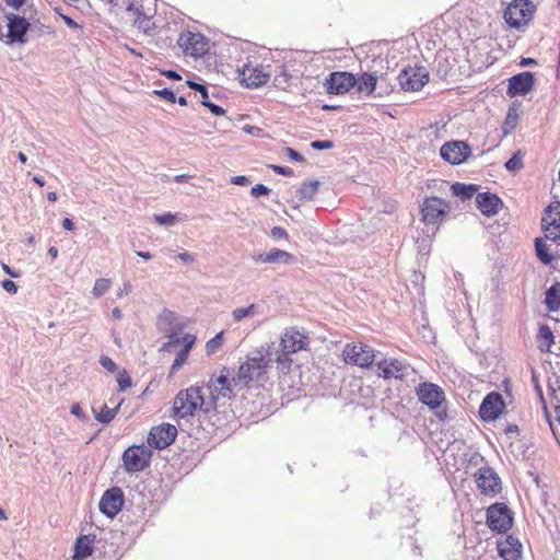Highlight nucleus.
<instances>
[{
  "label": "nucleus",
  "instance_id": "obj_3",
  "mask_svg": "<svg viewBox=\"0 0 560 560\" xmlns=\"http://www.w3.org/2000/svg\"><path fill=\"white\" fill-rule=\"evenodd\" d=\"M270 360L268 353L258 352L257 355L247 357L243 362L232 381L235 386L238 384L248 385L252 382H266L268 380V369Z\"/></svg>",
  "mask_w": 560,
  "mask_h": 560
},
{
  "label": "nucleus",
  "instance_id": "obj_28",
  "mask_svg": "<svg viewBox=\"0 0 560 560\" xmlns=\"http://www.w3.org/2000/svg\"><path fill=\"white\" fill-rule=\"evenodd\" d=\"M252 258L255 262L291 264L294 261V256L292 254L280 248H272L268 254H254Z\"/></svg>",
  "mask_w": 560,
  "mask_h": 560
},
{
  "label": "nucleus",
  "instance_id": "obj_54",
  "mask_svg": "<svg viewBox=\"0 0 560 560\" xmlns=\"http://www.w3.org/2000/svg\"><path fill=\"white\" fill-rule=\"evenodd\" d=\"M161 73L172 80H180L182 79V77L176 71H173V70H162Z\"/></svg>",
  "mask_w": 560,
  "mask_h": 560
},
{
  "label": "nucleus",
  "instance_id": "obj_33",
  "mask_svg": "<svg viewBox=\"0 0 560 560\" xmlns=\"http://www.w3.org/2000/svg\"><path fill=\"white\" fill-rule=\"evenodd\" d=\"M357 84L360 92L371 95L376 89L377 78L372 73L365 72L357 79Z\"/></svg>",
  "mask_w": 560,
  "mask_h": 560
},
{
  "label": "nucleus",
  "instance_id": "obj_17",
  "mask_svg": "<svg viewBox=\"0 0 560 560\" xmlns=\"http://www.w3.org/2000/svg\"><path fill=\"white\" fill-rule=\"evenodd\" d=\"M440 154L450 164L458 165L468 160L471 149L464 141H450L441 147Z\"/></svg>",
  "mask_w": 560,
  "mask_h": 560
},
{
  "label": "nucleus",
  "instance_id": "obj_39",
  "mask_svg": "<svg viewBox=\"0 0 560 560\" xmlns=\"http://www.w3.org/2000/svg\"><path fill=\"white\" fill-rule=\"evenodd\" d=\"M318 189L317 182H305L302 184L300 188V195L304 199H311L316 194Z\"/></svg>",
  "mask_w": 560,
  "mask_h": 560
},
{
  "label": "nucleus",
  "instance_id": "obj_55",
  "mask_svg": "<svg viewBox=\"0 0 560 560\" xmlns=\"http://www.w3.org/2000/svg\"><path fill=\"white\" fill-rule=\"evenodd\" d=\"M178 258L180 260H183L184 262H186V264H190V262H192L195 260L194 256L191 254L187 253V252L180 253L178 255Z\"/></svg>",
  "mask_w": 560,
  "mask_h": 560
},
{
  "label": "nucleus",
  "instance_id": "obj_15",
  "mask_svg": "<svg viewBox=\"0 0 560 560\" xmlns=\"http://www.w3.org/2000/svg\"><path fill=\"white\" fill-rule=\"evenodd\" d=\"M177 436V429L171 423H162L151 428L148 435V444L156 450L170 446Z\"/></svg>",
  "mask_w": 560,
  "mask_h": 560
},
{
  "label": "nucleus",
  "instance_id": "obj_35",
  "mask_svg": "<svg viewBox=\"0 0 560 560\" xmlns=\"http://www.w3.org/2000/svg\"><path fill=\"white\" fill-rule=\"evenodd\" d=\"M545 240L546 238H536V255L542 264L549 265L552 261V255L550 254L548 245Z\"/></svg>",
  "mask_w": 560,
  "mask_h": 560
},
{
  "label": "nucleus",
  "instance_id": "obj_52",
  "mask_svg": "<svg viewBox=\"0 0 560 560\" xmlns=\"http://www.w3.org/2000/svg\"><path fill=\"white\" fill-rule=\"evenodd\" d=\"M71 413L80 419L84 418V412L80 404L75 402L71 406Z\"/></svg>",
  "mask_w": 560,
  "mask_h": 560
},
{
  "label": "nucleus",
  "instance_id": "obj_30",
  "mask_svg": "<svg viewBox=\"0 0 560 560\" xmlns=\"http://www.w3.org/2000/svg\"><path fill=\"white\" fill-rule=\"evenodd\" d=\"M555 345V335L548 325H540L537 334V347L541 352H551Z\"/></svg>",
  "mask_w": 560,
  "mask_h": 560
},
{
  "label": "nucleus",
  "instance_id": "obj_8",
  "mask_svg": "<svg viewBox=\"0 0 560 560\" xmlns=\"http://www.w3.org/2000/svg\"><path fill=\"white\" fill-rule=\"evenodd\" d=\"M487 524L497 533H506L513 525L511 510L504 503H494L487 510Z\"/></svg>",
  "mask_w": 560,
  "mask_h": 560
},
{
  "label": "nucleus",
  "instance_id": "obj_23",
  "mask_svg": "<svg viewBox=\"0 0 560 560\" xmlns=\"http://www.w3.org/2000/svg\"><path fill=\"white\" fill-rule=\"evenodd\" d=\"M417 395L419 400L431 409L440 407L444 400V393L442 388L433 383L420 384Z\"/></svg>",
  "mask_w": 560,
  "mask_h": 560
},
{
  "label": "nucleus",
  "instance_id": "obj_59",
  "mask_svg": "<svg viewBox=\"0 0 560 560\" xmlns=\"http://www.w3.org/2000/svg\"><path fill=\"white\" fill-rule=\"evenodd\" d=\"M2 269H3V271H4L7 275H9V276H11V277H13V278H18V277H19V273H18V272H15V271H13V270L10 268V266H8V265H7V264H4V262H2Z\"/></svg>",
  "mask_w": 560,
  "mask_h": 560
},
{
  "label": "nucleus",
  "instance_id": "obj_7",
  "mask_svg": "<svg viewBox=\"0 0 560 560\" xmlns=\"http://www.w3.org/2000/svg\"><path fill=\"white\" fill-rule=\"evenodd\" d=\"M342 357L346 363L360 368H369L373 363L375 354L374 350L369 345L352 342L345 346Z\"/></svg>",
  "mask_w": 560,
  "mask_h": 560
},
{
  "label": "nucleus",
  "instance_id": "obj_29",
  "mask_svg": "<svg viewBox=\"0 0 560 560\" xmlns=\"http://www.w3.org/2000/svg\"><path fill=\"white\" fill-rule=\"evenodd\" d=\"M94 536L81 535L74 544L73 560H84L93 553Z\"/></svg>",
  "mask_w": 560,
  "mask_h": 560
},
{
  "label": "nucleus",
  "instance_id": "obj_48",
  "mask_svg": "<svg viewBox=\"0 0 560 560\" xmlns=\"http://www.w3.org/2000/svg\"><path fill=\"white\" fill-rule=\"evenodd\" d=\"M269 192V189L268 187H266L265 185L262 184H257L255 185L252 189H250V195L253 197H259V196H265V195H268Z\"/></svg>",
  "mask_w": 560,
  "mask_h": 560
},
{
  "label": "nucleus",
  "instance_id": "obj_5",
  "mask_svg": "<svg viewBox=\"0 0 560 560\" xmlns=\"http://www.w3.org/2000/svg\"><path fill=\"white\" fill-rule=\"evenodd\" d=\"M196 342V337L190 334L184 335L182 338L176 336H171L170 340L165 342L162 347V350L171 352L173 349L177 348L180 343H183V348L176 354V358L171 366L168 377H173L174 374L187 362L189 352L192 349Z\"/></svg>",
  "mask_w": 560,
  "mask_h": 560
},
{
  "label": "nucleus",
  "instance_id": "obj_53",
  "mask_svg": "<svg viewBox=\"0 0 560 560\" xmlns=\"http://www.w3.org/2000/svg\"><path fill=\"white\" fill-rule=\"evenodd\" d=\"M231 182L235 185L245 186L248 184V178L246 176L240 175L232 177Z\"/></svg>",
  "mask_w": 560,
  "mask_h": 560
},
{
  "label": "nucleus",
  "instance_id": "obj_26",
  "mask_svg": "<svg viewBox=\"0 0 560 560\" xmlns=\"http://www.w3.org/2000/svg\"><path fill=\"white\" fill-rule=\"evenodd\" d=\"M377 368L381 371L380 376L385 380H402L407 371V365L398 359L382 360L377 363Z\"/></svg>",
  "mask_w": 560,
  "mask_h": 560
},
{
  "label": "nucleus",
  "instance_id": "obj_45",
  "mask_svg": "<svg viewBox=\"0 0 560 560\" xmlns=\"http://www.w3.org/2000/svg\"><path fill=\"white\" fill-rule=\"evenodd\" d=\"M153 94L162 97L163 100H165L170 103L176 102L175 94L170 89L155 90V91H153Z\"/></svg>",
  "mask_w": 560,
  "mask_h": 560
},
{
  "label": "nucleus",
  "instance_id": "obj_21",
  "mask_svg": "<svg viewBox=\"0 0 560 560\" xmlns=\"http://www.w3.org/2000/svg\"><path fill=\"white\" fill-rule=\"evenodd\" d=\"M124 505V492L120 488L113 487L106 490L100 500V511L106 516L113 518Z\"/></svg>",
  "mask_w": 560,
  "mask_h": 560
},
{
  "label": "nucleus",
  "instance_id": "obj_36",
  "mask_svg": "<svg viewBox=\"0 0 560 560\" xmlns=\"http://www.w3.org/2000/svg\"><path fill=\"white\" fill-rule=\"evenodd\" d=\"M257 313L256 305L250 304L247 307H237L233 311L232 316L235 322H241L245 317H252Z\"/></svg>",
  "mask_w": 560,
  "mask_h": 560
},
{
  "label": "nucleus",
  "instance_id": "obj_43",
  "mask_svg": "<svg viewBox=\"0 0 560 560\" xmlns=\"http://www.w3.org/2000/svg\"><path fill=\"white\" fill-rule=\"evenodd\" d=\"M154 220L161 225H174L176 223V215L170 212L163 214H155Z\"/></svg>",
  "mask_w": 560,
  "mask_h": 560
},
{
  "label": "nucleus",
  "instance_id": "obj_31",
  "mask_svg": "<svg viewBox=\"0 0 560 560\" xmlns=\"http://www.w3.org/2000/svg\"><path fill=\"white\" fill-rule=\"evenodd\" d=\"M187 84L189 85V88L201 93V96H202L201 104L203 106L208 107L212 114L218 115V116L224 114V109L221 106L209 102L208 91L205 85L192 82V81H187Z\"/></svg>",
  "mask_w": 560,
  "mask_h": 560
},
{
  "label": "nucleus",
  "instance_id": "obj_60",
  "mask_svg": "<svg viewBox=\"0 0 560 560\" xmlns=\"http://www.w3.org/2000/svg\"><path fill=\"white\" fill-rule=\"evenodd\" d=\"M62 16V20L63 22L69 26V27H72V28H77L79 27V25L69 16L67 15H61Z\"/></svg>",
  "mask_w": 560,
  "mask_h": 560
},
{
  "label": "nucleus",
  "instance_id": "obj_41",
  "mask_svg": "<svg viewBox=\"0 0 560 560\" xmlns=\"http://www.w3.org/2000/svg\"><path fill=\"white\" fill-rule=\"evenodd\" d=\"M452 189H453V192L457 196H465V197H471L474 195V192L477 190L475 186L472 185H469V186H466L464 184H454L452 186Z\"/></svg>",
  "mask_w": 560,
  "mask_h": 560
},
{
  "label": "nucleus",
  "instance_id": "obj_6",
  "mask_svg": "<svg viewBox=\"0 0 560 560\" xmlns=\"http://www.w3.org/2000/svg\"><path fill=\"white\" fill-rule=\"evenodd\" d=\"M230 370L222 368L219 375H212L208 382V389L210 397L208 400H213V410L217 408V402L220 399H230L233 394V381L229 378Z\"/></svg>",
  "mask_w": 560,
  "mask_h": 560
},
{
  "label": "nucleus",
  "instance_id": "obj_47",
  "mask_svg": "<svg viewBox=\"0 0 560 560\" xmlns=\"http://www.w3.org/2000/svg\"><path fill=\"white\" fill-rule=\"evenodd\" d=\"M311 147L315 150H326V149L334 148V142L330 140H325V141L316 140L311 143Z\"/></svg>",
  "mask_w": 560,
  "mask_h": 560
},
{
  "label": "nucleus",
  "instance_id": "obj_10",
  "mask_svg": "<svg viewBox=\"0 0 560 560\" xmlns=\"http://www.w3.org/2000/svg\"><path fill=\"white\" fill-rule=\"evenodd\" d=\"M177 44L186 56L194 58H200L209 50L208 39L200 33L183 32Z\"/></svg>",
  "mask_w": 560,
  "mask_h": 560
},
{
  "label": "nucleus",
  "instance_id": "obj_12",
  "mask_svg": "<svg viewBox=\"0 0 560 560\" xmlns=\"http://www.w3.org/2000/svg\"><path fill=\"white\" fill-rule=\"evenodd\" d=\"M450 209L448 202L438 198L428 197L421 205V217L425 224H440Z\"/></svg>",
  "mask_w": 560,
  "mask_h": 560
},
{
  "label": "nucleus",
  "instance_id": "obj_64",
  "mask_svg": "<svg viewBox=\"0 0 560 560\" xmlns=\"http://www.w3.org/2000/svg\"><path fill=\"white\" fill-rule=\"evenodd\" d=\"M16 156L22 164H25L27 162V158L23 152H19Z\"/></svg>",
  "mask_w": 560,
  "mask_h": 560
},
{
  "label": "nucleus",
  "instance_id": "obj_14",
  "mask_svg": "<svg viewBox=\"0 0 560 560\" xmlns=\"http://www.w3.org/2000/svg\"><path fill=\"white\" fill-rule=\"evenodd\" d=\"M128 11L133 16V25L147 35H153L156 30L154 20L155 10L145 9L144 5L138 1L128 7Z\"/></svg>",
  "mask_w": 560,
  "mask_h": 560
},
{
  "label": "nucleus",
  "instance_id": "obj_1",
  "mask_svg": "<svg viewBox=\"0 0 560 560\" xmlns=\"http://www.w3.org/2000/svg\"><path fill=\"white\" fill-rule=\"evenodd\" d=\"M213 410V400L205 397L203 388L190 386L177 393L173 400L172 417L175 420L194 417L197 412L208 413Z\"/></svg>",
  "mask_w": 560,
  "mask_h": 560
},
{
  "label": "nucleus",
  "instance_id": "obj_38",
  "mask_svg": "<svg viewBox=\"0 0 560 560\" xmlns=\"http://www.w3.org/2000/svg\"><path fill=\"white\" fill-rule=\"evenodd\" d=\"M223 331L217 334L212 339L206 343V351L208 354H214L223 346Z\"/></svg>",
  "mask_w": 560,
  "mask_h": 560
},
{
  "label": "nucleus",
  "instance_id": "obj_44",
  "mask_svg": "<svg viewBox=\"0 0 560 560\" xmlns=\"http://www.w3.org/2000/svg\"><path fill=\"white\" fill-rule=\"evenodd\" d=\"M117 382L119 385V389L122 392L131 387L132 385L131 377L126 371H122L121 373L118 374Z\"/></svg>",
  "mask_w": 560,
  "mask_h": 560
},
{
  "label": "nucleus",
  "instance_id": "obj_25",
  "mask_svg": "<svg viewBox=\"0 0 560 560\" xmlns=\"http://www.w3.org/2000/svg\"><path fill=\"white\" fill-rule=\"evenodd\" d=\"M522 550L521 541L512 535L498 541V552L503 560H521Z\"/></svg>",
  "mask_w": 560,
  "mask_h": 560
},
{
  "label": "nucleus",
  "instance_id": "obj_49",
  "mask_svg": "<svg viewBox=\"0 0 560 560\" xmlns=\"http://www.w3.org/2000/svg\"><path fill=\"white\" fill-rule=\"evenodd\" d=\"M270 168L279 174V175H283V176H293L294 172L292 168L290 167H287V166H280V165H270Z\"/></svg>",
  "mask_w": 560,
  "mask_h": 560
},
{
  "label": "nucleus",
  "instance_id": "obj_57",
  "mask_svg": "<svg viewBox=\"0 0 560 560\" xmlns=\"http://www.w3.org/2000/svg\"><path fill=\"white\" fill-rule=\"evenodd\" d=\"M62 228L66 230V231H73L74 230V223L72 222L71 219L69 218H65L62 220Z\"/></svg>",
  "mask_w": 560,
  "mask_h": 560
},
{
  "label": "nucleus",
  "instance_id": "obj_2",
  "mask_svg": "<svg viewBox=\"0 0 560 560\" xmlns=\"http://www.w3.org/2000/svg\"><path fill=\"white\" fill-rule=\"evenodd\" d=\"M310 347V336L303 329L298 327H288L283 330L279 340V352L275 362L280 370H290L293 360L292 354L305 351Z\"/></svg>",
  "mask_w": 560,
  "mask_h": 560
},
{
  "label": "nucleus",
  "instance_id": "obj_20",
  "mask_svg": "<svg viewBox=\"0 0 560 560\" xmlns=\"http://www.w3.org/2000/svg\"><path fill=\"white\" fill-rule=\"evenodd\" d=\"M357 84V78L346 71L331 72L325 80V86L329 94H345Z\"/></svg>",
  "mask_w": 560,
  "mask_h": 560
},
{
  "label": "nucleus",
  "instance_id": "obj_32",
  "mask_svg": "<svg viewBox=\"0 0 560 560\" xmlns=\"http://www.w3.org/2000/svg\"><path fill=\"white\" fill-rule=\"evenodd\" d=\"M545 304L549 312H557L560 308V282L553 283L546 291Z\"/></svg>",
  "mask_w": 560,
  "mask_h": 560
},
{
  "label": "nucleus",
  "instance_id": "obj_62",
  "mask_svg": "<svg viewBox=\"0 0 560 560\" xmlns=\"http://www.w3.org/2000/svg\"><path fill=\"white\" fill-rule=\"evenodd\" d=\"M137 255L145 260L152 258V255L149 252H138Z\"/></svg>",
  "mask_w": 560,
  "mask_h": 560
},
{
  "label": "nucleus",
  "instance_id": "obj_19",
  "mask_svg": "<svg viewBox=\"0 0 560 560\" xmlns=\"http://www.w3.org/2000/svg\"><path fill=\"white\" fill-rule=\"evenodd\" d=\"M505 409V402L501 394L497 392L489 393L482 400L479 415L485 421L497 420Z\"/></svg>",
  "mask_w": 560,
  "mask_h": 560
},
{
  "label": "nucleus",
  "instance_id": "obj_11",
  "mask_svg": "<svg viewBox=\"0 0 560 560\" xmlns=\"http://www.w3.org/2000/svg\"><path fill=\"white\" fill-rule=\"evenodd\" d=\"M152 452L145 445H132L122 454L125 469L128 472L143 470L150 463Z\"/></svg>",
  "mask_w": 560,
  "mask_h": 560
},
{
  "label": "nucleus",
  "instance_id": "obj_40",
  "mask_svg": "<svg viewBox=\"0 0 560 560\" xmlns=\"http://www.w3.org/2000/svg\"><path fill=\"white\" fill-rule=\"evenodd\" d=\"M505 167L510 172L520 171L523 167V154L517 151L506 163Z\"/></svg>",
  "mask_w": 560,
  "mask_h": 560
},
{
  "label": "nucleus",
  "instance_id": "obj_46",
  "mask_svg": "<svg viewBox=\"0 0 560 560\" xmlns=\"http://www.w3.org/2000/svg\"><path fill=\"white\" fill-rule=\"evenodd\" d=\"M101 365L107 371L114 373L117 370L116 363L107 355H102L100 359Z\"/></svg>",
  "mask_w": 560,
  "mask_h": 560
},
{
  "label": "nucleus",
  "instance_id": "obj_42",
  "mask_svg": "<svg viewBox=\"0 0 560 560\" xmlns=\"http://www.w3.org/2000/svg\"><path fill=\"white\" fill-rule=\"evenodd\" d=\"M516 121H517V114H516L515 109H510L506 115L504 126H503L504 132L506 133L511 129H514V127L516 126Z\"/></svg>",
  "mask_w": 560,
  "mask_h": 560
},
{
  "label": "nucleus",
  "instance_id": "obj_13",
  "mask_svg": "<svg viewBox=\"0 0 560 560\" xmlns=\"http://www.w3.org/2000/svg\"><path fill=\"white\" fill-rule=\"evenodd\" d=\"M476 485L481 494L493 498L502 490V482L491 467H481L475 474Z\"/></svg>",
  "mask_w": 560,
  "mask_h": 560
},
{
  "label": "nucleus",
  "instance_id": "obj_34",
  "mask_svg": "<svg viewBox=\"0 0 560 560\" xmlns=\"http://www.w3.org/2000/svg\"><path fill=\"white\" fill-rule=\"evenodd\" d=\"M121 404L122 400H120L114 408H108L106 405H104L100 411L93 409L94 418L103 424H108L118 413Z\"/></svg>",
  "mask_w": 560,
  "mask_h": 560
},
{
  "label": "nucleus",
  "instance_id": "obj_18",
  "mask_svg": "<svg viewBox=\"0 0 560 560\" xmlns=\"http://www.w3.org/2000/svg\"><path fill=\"white\" fill-rule=\"evenodd\" d=\"M541 226L546 240L552 242L560 240V202L552 203L546 209Z\"/></svg>",
  "mask_w": 560,
  "mask_h": 560
},
{
  "label": "nucleus",
  "instance_id": "obj_22",
  "mask_svg": "<svg viewBox=\"0 0 560 560\" xmlns=\"http://www.w3.org/2000/svg\"><path fill=\"white\" fill-rule=\"evenodd\" d=\"M5 19L8 21V42L25 44L27 42L26 34L31 26L28 21L13 13H8Z\"/></svg>",
  "mask_w": 560,
  "mask_h": 560
},
{
  "label": "nucleus",
  "instance_id": "obj_58",
  "mask_svg": "<svg viewBox=\"0 0 560 560\" xmlns=\"http://www.w3.org/2000/svg\"><path fill=\"white\" fill-rule=\"evenodd\" d=\"M271 234L273 236H278V237H287V232L282 228H280V226H275L271 230Z\"/></svg>",
  "mask_w": 560,
  "mask_h": 560
},
{
  "label": "nucleus",
  "instance_id": "obj_51",
  "mask_svg": "<svg viewBox=\"0 0 560 560\" xmlns=\"http://www.w3.org/2000/svg\"><path fill=\"white\" fill-rule=\"evenodd\" d=\"M285 154L293 161H296V162H304V158L302 154H300L299 152H296L294 149L292 148H285Z\"/></svg>",
  "mask_w": 560,
  "mask_h": 560
},
{
  "label": "nucleus",
  "instance_id": "obj_24",
  "mask_svg": "<svg viewBox=\"0 0 560 560\" xmlns=\"http://www.w3.org/2000/svg\"><path fill=\"white\" fill-rule=\"evenodd\" d=\"M534 82V75L527 71L513 75L509 80L508 94L511 97L526 95L533 89Z\"/></svg>",
  "mask_w": 560,
  "mask_h": 560
},
{
  "label": "nucleus",
  "instance_id": "obj_16",
  "mask_svg": "<svg viewBox=\"0 0 560 560\" xmlns=\"http://www.w3.org/2000/svg\"><path fill=\"white\" fill-rule=\"evenodd\" d=\"M399 83L405 91H420L429 81V73L423 67H409L399 74Z\"/></svg>",
  "mask_w": 560,
  "mask_h": 560
},
{
  "label": "nucleus",
  "instance_id": "obj_50",
  "mask_svg": "<svg viewBox=\"0 0 560 560\" xmlns=\"http://www.w3.org/2000/svg\"><path fill=\"white\" fill-rule=\"evenodd\" d=\"M1 285L10 294H15L18 292V285L12 280H3Z\"/></svg>",
  "mask_w": 560,
  "mask_h": 560
},
{
  "label": "nucleus",
  "instance_id": "obj_4",
  "mask_svg": "<svg viewBox=\"0 0 560 560\" xmlns=\"http://www.w3.org/2000/svg\"><path fill=\"white\" fill-rule=\"evenodd\" d=\"M536 12V5L530 0H512L503 12V19L512 28L527 26Z\"/></svg>",
  "mask_w": 560,
  "mask_h": 560
},
{
  "label": "nucleus",
  "instance_id": "obj_61",
  "mask_svg": "<svg viewBox=\"0 0 560 560\" xmlns=\"http://www.w3.org/2000/svg\"><path fill=\"white\" fill-rule=\"evenodd\" d=\"M48 254L52 259H56L58 257V248L55 246L49 247Z\"/></svg>",
  "mask_w": 560,
  "mask_h": 560
},
{
  "label": "nucleus",
  "instance_id": "obj_9",
  "mask_svg": "<svg viewBox=\"0 0 560 560\" xmlns=\"http://www.w3.org/2000/svg\"><path fill=\"white\" fill-rule=\"evenodd\" d=\"M240 81L247 88H259L265 85L270 79V72L267 67L248 61L238 68Z\"/></svg>",
  "mask_w": 560,
  "mask_h": 560
},
{
  "label": "nucleus",
  "instance_id": "obj_37",
  "mask_svg": "<svg viewBox=\"0 0 560 560\" xmlns=\"http://www.w3.org/2000/svg\"><path fill=\"white\" fill-rule=\"evenodd\" d=\"M112 285L110 279L100 278L95 280L92 293L94 296L100 298L105 294Z\"/></svg>",
  "mask_w": 560,
  "mask_h": 560
},
{
  "label": "nucleus",
  "instance_id": "obj_56",
  "mask_svg": "<svg viewBox=\"0 0 560 560\" xmlns=\"http://www.w3.org/2000/svg\"><path fill=\"white\" fill-rule=\"evenodd\" d=\"M24 1H25V0H5V3H7L9 7H11V8H13V9H15V10H18L19 8H21V7L24 4Z\"/></svg>",
  "mask_w": 560,
  "mask_h": 560
},
{
  "label": "nucleus",
  "instance_id": "obj_27",
  "mask_svg": "<svg viewBox=\"0 0 560 560\" xmlns=\"http://www.w3.org/2000/svg\"><path fill=\"white\" fill-rule=\"evenodd\" d=\"M476 202L481 213L488 217L497 214L503 205L497 195L490 192L478 194Z\"/></svg>",
  "mask_w": 560,
  "mask_h": 560
},
{
  "label": "nucleus",
  "instance_id": "obj_63",
  "mask_svg": "<svg viewBox=\"0 0 560 560\" xmlns=\"http://www.w3.org/2000/svg\"><path fill=\"white\" fill-rule=\"evenodd\" d=\"M47 198L51 202H56L58 199L57 194L55 191H49L47 195Z\"/></svg>",
  "mask_w": 560,
  "mask_h": 560
}]
</instances>
